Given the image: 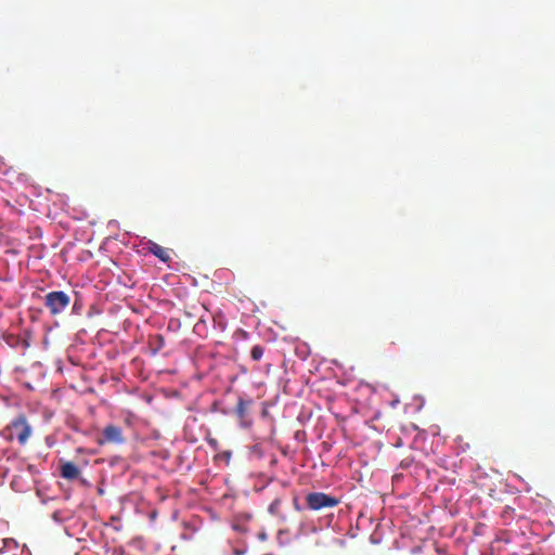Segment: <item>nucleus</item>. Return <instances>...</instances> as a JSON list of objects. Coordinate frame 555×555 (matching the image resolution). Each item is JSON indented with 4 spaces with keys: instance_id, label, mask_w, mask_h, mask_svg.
Listing matches in <instances>:
<instances>
[{
    "instance_id": "f257e3e1",
    "label": "nucleus",
    "mask_w": 555,
    "mask_h": 555,
    "mask_svg": "<svg viewBox=\"0 0 555 555\" xmlns=\"http://www.w3.org/2000/svg\"><path fill=\"white\" fill-rule=\"evenodd\" d=\"M1 436L9 442L17 440L21 446H25L33 435L27 416L24 413L15 416L2 430Z\"/></svg>"
},
{
    "instance_id": "f03ea898",
    "label": "nucleus",
    "mask_w": 555,
    "mask_h": 555,
    "mask_svg": "<svg viewBox=\"0 0 555 555\" xmlns=\"http://www.w3.org/2000/svg\"><path fill=\"white\" fill-rule=\"evenodd\" d=\"M70 304V297L63 291H53L44 296V306L51 315L55 317L65 311Z\"/></svg>"
},
{
    "instance_id": "7ed1b4c3",
    "label": "nucleus",
    "mask_w": 555,
    "mask_h": 555,
    "mask_svg": "<svg viewBox=\"0 0 555 555\" xmlns=\"http://www.w3.org/2000/svg\"><path fill=\"white\" fill-rule=\"evenodd\" d=\"M307 505L312 511L332 508L339 504V499L323 492H311L306 498Z\"/></svg>"
},
{
    "instance_id": "20e7f679",
    "label": "nucleus",
    "mask_w": 555,
    "mask_h": 555,
    "mask_svg": "<svg viewBox=\"0 0 555 555\" xmlns=\"http://www.w3.org/2000/svg\"><path fill=\"white\" fill-rule=\"evenodd\" d=\"M125 440L126 439L124 437L122 429L119 426L109 424L103 429L102 436L98 439V443L121 444L125 442Z\"/></svg>"
},
{
    "instance_id": "39448f33",
    "label": "nucleus",
    "mask_w": 555,
    "mask_h": 555,
    "mask_svg": "<svg viewBox=\"0 0 555 555\" xmlns=\"http://www.w3.org/2000/svg\"><path fill=\"white\" fill-rule=\"evenodd\" d=\"M61 477L66 480H75L80 476V469L73 462H62L60 466Z\"/></svg>"
},
{
    "instance_id": "423d86ee",
    "label": "nucleus",
    "mask_w": 555,
    "mask_h": 555,
    "mask_svg": "<svg viewBox=\"0 0 555 555\" xmlns=\"http://www.w3.org/2000/svg\"><path fill=\"white\" fill-rule=\"evenodd\" d=\"M149 251L163 262H168L170 260V254L168 249L158 245L157 243L151 242L149 245Z\"/></svg>"
},
{
    "instance_id": "0eeeda50",
    "label": "nucleus",
    "mask_w": 555,
    "mask_h": 555,
    "mask_svg": "<svg viewBox=\"0 0 555 555\" xmlns=\"http://www.w3.org/2000/svg\"><path fill=\"white\" fill-rule=\"evenodd\" d=\"M149 345H150L153 353L155 354L165 346V339H164L163 335L157 334V335L150 337Z\"/></svg>"
},
{
    "instance_id": "6e6552de",
    "label": "nucleus",
    "mask_w": 555,
    "mask_h": 555,
    "mask_svg": "<svg viewBox=\"0 0 555 555\" xmlns=\"http://www.w3.org/2000/svg\"><path fill=\"white\" fill-rule=\"evenodd\" d=\"M251 400H246L244 398H238L237 400V404H236V408H235V413L236 415L243 420L246 415V412H247V408L251 404Z\"/></svg>"
},
{
    "instance_id": "1a4fd4ad",
    "label": "nucleus",
    "mask_w": 555,
    "mask_h": 555,
    "mask_svg": "<svg viewBox=\"0 0 555 555\" xmlns=\"http://www.w3.org/2000/svg\"><path fill=\"white\" fill-rule=\"evenodd\" d=\"M264 353V347L261 345H255L250 350V358L254 361H260Z\"/></svg>"
},
{
    "instance_id": "9d476101",
    "label": "nucleus",
    "mask_w": 555,
    "mask_h": 555,
    "mask_svg": "<svg viewBox=\"0 0 555 555\" xmlns=\"http://www.w3.org/2000/svg\"><path fill=\"white\" fill-rule=\"evenodd\" d=\"M281 499H275L272 501V503L269 505V512L272 514V515H278L279 512H280V506H281Z\"/></svg>"
},
{
    "instance_id": "9b49d317",
    "label": "nucleus",
    "mask_w": 555,
    "mask_h": 555,
    "mask_svg": "<svg viewBox=\"0 0 555 555\" xmlns=\"http://www.w3.org/2000/svg\"><path fill=\"white\" fill-rule=\"evenodd\" d=\"M2 542H3V547H0V554L3 553L4 547H9L10 545L16 546V542L12 539H4Z\"/></svg>"
},
{
    "instance_id": "f8f14e48",
    "label": "nucleus",
    "mask_w": 555,
    "mask_h": 555,
    "mask_svg": "<svg viewBox=\"0 0 555 555\" xmlns=\"http://www.w3.org/2000/svg\"><path fill=\"white\" fill-rule=\"evenodd\" d=\"M294 507L296 511L300 512L301 511V507L299 506V503H298V499L295 498L294 499Z\"/></svg>"
},
{
    "instance_id": "ddd939ff",
    "label": "nucleus",
    "mask_w": 555,
    "mask_h": 555,
    "mask_svg": "<svg viewBox=\"0 0 555 555\" xmlns=\"http://www.w3.org/2000/svg\"><path fill=\"white\" fill-rule=\"evenodd\" d=\"M263 555H273V554H271V553H267V554H263Z\"/></svg>"
}]
</instances>
